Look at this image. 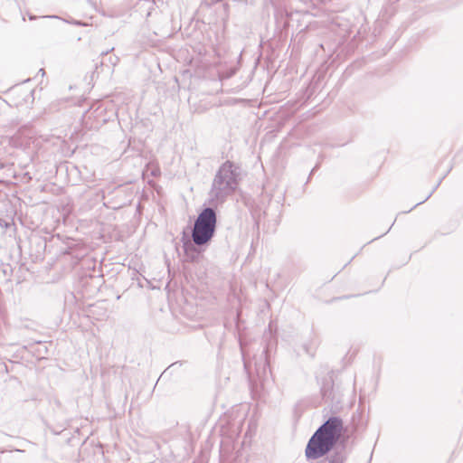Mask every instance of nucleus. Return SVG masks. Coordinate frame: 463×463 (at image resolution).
I'll list each match as a JSON object with an SVG mask.
<instances>
[{
    "label": "nucleus",
    "instance_id": "14",
    "mask_svg": "<svg viewBox=\"0 0 463 463\" xmlns=\"http://www.w3.org/2000/svg\"><path fill=\"white\" fill-rule=\"evenodd\" d=\"M39 72H41V73H42V77H43V76H44V74H45V71H44V70H43V69H40V70H39Z\"/></svg>",
    "mask_w": 463,
    "mask_h": 463
},
{
    "label": "nucleus",
    "instance_id": "18",
    "mask_svg": "<svg viewBox=\"0 0 463 463\" xmlns=\"http://www.w3.org/2000/svg\"><path fill=\"white\" fill-rule=\"evenodd\" d=\"M30 19H31V21H32V20L35 19V17H34V16H33V15H31V16H30Z\"/></svg>",
    "mask_w": 463,
    "mask_h": 463
},
{
    "label": "nucleus",
    "instance_id": "15",
    "mask_svg": "<svg viewBox=\"0 0 463 463\" xmlns=\"http://www.w3.org/2000/svg\"><path fill=\"white\" fill-rule=\"evenodd\" d=\"M108 53H109V51L102 52H101V55H107Z\"/></svg>",
    "mask_w": 463,
    "mask_h": 463
},
{
    "label": "nucleus",
    "instance_id": "3",
    "mask_svg": "<svg viewBox=\"0 0 463 463\" xmlns=\"http://www.w3.org/2000/svg\"><path fill=\"white\" fill-rule=\"evenodd\" d=\"M216 212L213 207H205L197 216L192 231V239L198 246L208 243L215 233Z\"/></svg>",
    "mask_w": 463,
    "mask_h": 463
},
{
    "label": "nucleus",
    "instance_id": "17",
    "mask_svg": "<svg viewBox=\"0 0 463 463\" xmlns=\"http://www.w3.org/2000/svg\"><path fill=\"white\" fill-rule=\"evenodd\" d=\"M269 330L271 331V323L269 325Z\"/></svg>",
    "mask_w": 463,
    "mask_h": 463
},
{
    "label": "nucleus",
    "instance_id": "4",
    "mask_svg": "<svg viewBox=\"0 0 463 463\" xmlns=\"http://www.w3.org/2000/svg\"><path fill=\"white\" fill-rule=\"evenodd\" d=\"M244 368L248 373H250L252 364L254 365L255 372L258 376H262L266 374L267 369L269 367V358H268V349L263 347L259 354H255L251 361H248L246 359V351L242 345V343H240Z\"/></svg>",
    "mask_w": 463,
    "mask_h": 463
},
{
    "label": "nucleus",
    "instance_id": "13",
    "mask_svg": "<svg viewBox=\"0 0 463 463\" xmlns=\"http://www.w3.org/2000/svg\"><path fill=\"white\" fill-rule=\"evenodd\" d=\"M390 229H391V228L387 229V232H384V233L383 234V236L384 234H386L388 232H390ZM380 237H382V235H380V236H378V237L374 238L373 241H374V240H376V239H378V238H380Z\"/></svg>",
    "mask_w": 463,
    "mask_h": 463
},
{
    "label": "nucleus",
    "instance_id": "7",
    "mask_svg": "<svg viewBox=\"0 0 463 463\" xmlns=\"http://www.w3.org/2000/svg\"><path fill=\"white\" fill-rule=\"evenodd\" d=\"M345 456L342 451H335L331 455L326 457L320 463H345Z\"/></svg>",
    "mask_w": 463,
    "mask_h": 463
},
{
    "label": "nucleus",
    "instance_id": "5",
    "mask_svg": "<svg viewBox=\"0 0 463 463\" xmlns=\"http://www.w3.org/2000/svg\"><path fill=\"white\" fill-rule=\"evenodd\" d=\"M47 341L31 336V354L38 360L45 358L48 354Z\"/></svg>",
    "mask_w": 463,
    "mask_h": 463
},
{
    "label": "nucleus",
    "instance_id": "1",
    "mask_svg": "<svg viewBox=\"0 0 463 463\" xmlns=\"http://www.w3.org/2000/svg\"><path fill=\"white\" fill-rule=\"evenodd\" d=\"M344 424L340 417H329L311 436L307 447V459H317L328 454L339 440Z\"/></svg>",
    "mask_w": 463,
    "mask_h": 463
},
{
    "label": "nucleus",
    "instance_id": "9",
    "mask_svg": "<svg viewBox=\"0 0 463 463\" xmlns=\"http://www.w3.org/2000/svg\"><path fill=\"white\" fill-rule=\"evenodd\" d=\"M302 347L307 354H308L310 356H314V354H315L314 350L309 346V345L304 344L302 345Z\"/></svg>",
    "mask_w": 463,
    "mask_h": 463
},
{
    "label": "nucleus",
    "instance_id": "6",
    "mask_svg": "<svg viewBox=\"0 0 463 463\" xmlns=\"http://www.w3.org/2000/svg\"><path fill=\"white\" fill-rule=\"evenodd\" d=\"M198 245L189 241L184 242V257L186 261L196 262L202 257V252L197 249Z\"/></svg>",
    "mask_w": 463,
    "mask_h": 463
},
{
    "label": "nucleus",
    "instance_id": "11",
    "mask_svg": "<svg viewBox=\"0 0 463 463\" xmlns=\"http://www.w3.org/2000/svg\"><path fill=\"white\" fill-rule=\"evenodd\" d=\"M222 0H211L210 5L222 2Z\"/></svg>",
    "mask_w": 463,
    "mask_h": 463
},
{
    "label": "nucleus",
    "instance_id": "16",
    "mask_svg": "<svg viewBox=\"0 0 463 463\" xmlns=\"http://www.w3.org/2000/svg\"><path fill=\"white\" fill-rule=\"evenodd\" d=\"M74 24H78V25H82V24H82V23H80V22H75Z\"/></svg>",
    "mask_w": 463,
    "mask_h": 463
},
{
    "label": "nucleus",
    "instance_id": "10",
    "mask_svg": "<svg viewBox=\"0 0 463 463\" xmlns=\"http://www.w3.org/2000/svg\"><path fill=\"white\" fill-rule=\"evenodd\" d=\"M229 5L227 3L223 4V9L225 11V13H228L229 12Z\"/></svg>",
    "mask_w": 463,
    "mask_h": 463
},
{
    "label": "nucleus",
    "instance_id": "2",
    "mask_svg": "<svg viewBox=\"0 0 463 463\" xmlns=\"http://www.w3.org/2000/svg\"><path fill=\"white\" fill-rule=\"evenodd\" d=\"M241 179V167L232 161H225L216 172L209 193V203L217 206L232 194Z\"/></svg>",
    "mask_w": 463,
    "mask_h": 463
},
{
    "label": "nucleus",
    "instance_id": "8",
    "mask_svg": "<svg viewBox=\"0 0 463 463\" xmlns=\"http://www.w3.org/2000/svg\"><path fill=\"white\" fill-rule=\"evenodd\" d=\"M440 184V181L433 187L432 191L426 196V198L419 203H417L410 211H411L413 208H415L416 206L423 203L424 202H426L430 196L431 194H433V192L436 190V188Z\"/></svg>",
    "mask_w": 463,
    "mask_h": 463
},
{
    "label": "nucleus",
    "instance_id": "12",
    "mask_svg": "<svg viewBox=\"0 0 463 463\" xmlns=\"http://www.w3.org/2000/svg\"><path fill=\"white\" fill-rule=\"evenodd\" d=\"M317 168H318V164L315 165V167L312 169L310 175H312Z\"/></svg>",
    "mask_w": 463,
    "mask_h": 463
}]
</instances>
